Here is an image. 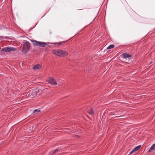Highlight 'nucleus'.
Listing matches in <instances>:
<instances>
[{"mask_svg": "<svg viewBox=\"0 0 155 155\" xmlns=\"http://www.w3.org/2000/svg\"><path fill=\"white\" fill-rule=\"evenodd\" d=\"M52 53L55 55L60 57L66 56L68 55V52L60 49H55L52 51Z\"/></svg>", "mask_w": 155, "mask_h": 155, "instance_id": "1", "label": "nucleus"}, {"mask_svg": "<svg viewBox=\"0 0 155 155\" xmlns=\"http://www.w3.org/2000/svg\"><path fill=\"white\" fill-rule=\"evenodd\" d=\"M24 43L22 52L23 53L26 54L29 50L30 44V43L27 41Z\"/></svg>", "mask_w": 155, "mask_h": 155, "instance_id": "2", "label": "nucleus"}, {"mask_svg": "<svg viewBox=\"0 0 155 155\" xmlns=\"http://www.w3.org/2000/svg\"><path fill=\"white\" fill-rule=\"evenodd\" d=\"M38 92L39 90L38 89H34L32 91H30L28 96V98H34Z\"/></svg>", "mask_w": 155, "mask_h": 155, "instance_id": "3", "label": "nucleus"}, {"mask_svg": "<svg viewBox=\"0 0 155 155\" xmlns=\"http://www.w3.org/2000/svg\"><path fill=\"white\" fill-rule=\"evenodd\" d=\"M16 49L15 48L7 47L2 48L1 51L7 52L14 51H16Z\"/></svg>", "mask_w": 155, "mask_h": 155, "instance_id": "4", "label": "nucleus"}, {"mask_svg": "<svg viewBox=\"0 0 155 155\" xmlns=\"http://www.w3.org/2000/svg\"><path fill=\"white\" fill-rule=\"evenodd\" d=\"M34 45L37 46L45 47L46 45L45 43L34 41H32Z\"/></svg>", "mask_w": 155, "mask_h": 155, "instance_id": "5", "label": "nucleus"}, {"mask_svg": "<svg viewBox=\"0 0 155 155\" xmlns=\"http://www.w3.org/2000/svg\"><path fill=\"white\" fill-rule=\"evenodd\" d=\"M47 81L49 83L53 85H56L57 84V82L53 78H48L47 80Z\"/></svg>", "mask_w": 155, "mask_h": 155, "instance_id": "6", "label": "nucleus"}, {"mask_svg": "<svg viewBox=\"0 0 155 155\" xmlns=\"http://www.w3.org/2000/svg\"><path fill=\"white\" fill-rule=\"evenodd\" d=\"M141 145H140L136 147L135 148L133 149L130 152V154L132 153H134L136 151L138 150L141 147Z\"/></svg>", "mask_w": 155, "mask_h": 155, "instance_id": "7", "label": "nucleus"}, {"mask_svg": "<svg viewBox=\"0 0 155 155\" xmlns=\"http://www.w3.org/2000/svg\"><path fill=\"white\" fill-rule=\"evenodd\" d=\"M41 67V65L39 64H36L34 66L33 69L36 70L40 69Z\"/></svg>", "mask_w": 155, "mask_h": 155, "instance_id": "8", "label": "nucleus"}, {"mask_svg": "<svg viewBox=\"0 0 155 155\" xmlns=\"http://www.w3.org/2000/svg\"><path fill=\"white\" fill-rule=\"evenodd\" d=\"M65 42L62 41L58 43H51L50 44H51L56 45L58 47L62 45Z\"/></svg>", "mask_w": 155, "mask_h": 155, "instance_id": "9", "label": "nucleus"}, {"mask_svg": "<svg viewBox=\"0 0 155 155\" xmlns=\"http://www.w3.org/2000/svg\"><path fill=\"white\" fill-rule=\"evenodd\" d=\"M155 147V143H154L153 144L152 146L150 148V149L148 151V152H151L153 150Z\"/></svg>", "mask_w": 155, "mask_h": 155, "instance_id": "10", "label": "nucleus"}, {"mask_svg": "<svg viewBox=\"0 0 155 155\" xmlns=\"http://www.w3.org/2000/svg\"><path fill=\"white\" fill-rule=\"evenodd\" d=\"M123 56L124 58H129L131 57V56L126 53H124L123 54Z\"/></svg>", "mask_w": 155, "mask_h": 155, "instance_id": "11", "label": "nucleus"}, {"mask_svg": "<svg viewBox=\"0 0 155 155\" xmlns=\"http://www.w3.org/2000/svg\"><path fill=\"white\" fill-rule=\"evenodd\" d=\"M88 112V113L91 115H93L94 114V110L92 109H91Z\"/></svg>", "mask_w": 155, "mask_h": 155, "instance_id": "12", "label": "nucleus"}, {"mask_svg": "<svg viewBox=\"0 0 155 155\" xmlns=\"http://www.w3.org/2000/svg\"><path fill=\"white\" fill-rule=\"evenodd\" d=\"M114 45H110L109 46H108L107 47V49H111V48H114Z\"/></svg>", "mask_w": 155, "mask_h": 155, "instance_id": "13", "label": "nucleus"}, {"mask_svg": "<svg viewBox=\"0 0 155 155\" xmlns=\"http://www.w3.org/2000/svg\"><path fill=\"white\" fill-rule=\"evenodd\" d=\"M58 149L54 151L52 154V155H56V154L58 152Z\"/></svg>", "mask_w": 155, "mask_h": 155, "instance_id": "14", "label": "nucleus"}, {"mask_svg": "<svg viewBox=\"0 0 155 155\" xmlns=\"http://www.w3.org/2000/svg\"><path fill=\"white\" fill-rule=\"evenodd\" d=\"M40 111V110H38V109H36L35 110H34L33 111V113H35L36 114H37V112H39Z\"/></svg>", "mask_w": 155, "mask_h": 155, "instance_id": "15", "label": "nucleus"}, {"mask_svg": "<svg viewBox=\"0 0 155 155\" xmlns=\"http://www.w3.org/2000/svg\"><path fill=\"white\" fill-rule=\"evenodd\" d=\"M3 36H0V38H3Z\"/></svg>", "mask_w": 155, "mask_h": 155, "instance_id": "16", "label": "nucleus"}, {"mask_svg": "<svg viewBox=\"0 0 155 155\" xmlns=\"http://www.w3.org/2000/svg\"><path fill=\"white\" fill-rule=\"evenodd\" d=\"M117 117H121V116H117Z\"/></svg>", "mask_w": 155, "mask_h": 155, "instance_id": "17", "label": "nucleus"}]
</instances>
